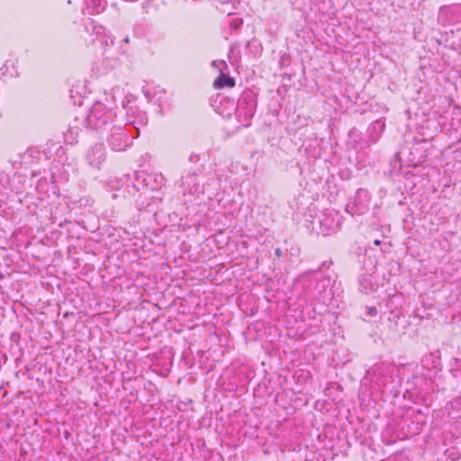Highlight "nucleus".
Returning a JSON list of instances; mask_svg holds the SVG:
<instances>
[{"mask_svg": "<svg viewBox=\"0 0 461 461\" xmlns=\"http://www.w3.org/2000/svg\"><path fill=\"white\" fill-rule=\"evenodd\" d=\"M126 114V125H128V128L131 130L133 135L137 138L140 135V126H144L148 123V117L145 113L133 107H131Z\"/></svg>", "mask_w": 461, "mask_h": 461, "instance_id": "6e6552de", "label": "nucleus"}, {"mask_svg": "<svg viewBox=\"0 0 461 461\" xmlns=\"http://www.w3.org/2000/svg\"><path fill=\"white\" fill-rule=\"evenodd\" d=\"M143 182H144L143 185H142L143 186H148L149 185V184L147 183L146 178L143 179Z\"/></svg>", "mask_w": 461, "mask_h": 461, "instance_id": "b1692460", "label": "nucleus"}, {"mask_svg": "<svg viewBox=\"0 0 461 461\" xmlns=\"http://www.w3.org/2000/svg\"><path fill=\"white\" fill-rule=\"evenodd\" d=\"M104 138L108 147L113 151H123L132 145L136 136L122 121H116L102 135Z\"/></svg>", "mask_w": 461, "mask_h": 461, "instance_id": "f03ea898", "label": "nucleus"}, {"mask_svg": "<svg viewBox=\"0 0 461 461\" xmlns=\"http://www.w3.org/2000/svg\"><path fill=\"white\" fill-rule=\"evenodd\" d=\"M116 121H118L116 112L99 101L91 106L88 114L85 117L86 128L98 132L101 136Z\"/></svg>", "mask_w": 461, "mask_h": 461, "instance_id": "f257e3e1", "label": "nucleus"}, {"mask_svg": "<svg viewBox=\"0 0 461 461\" xmlns=\"http://www.w3.org/2000/svg\"><path fill=\"white\" fill-rule=\"evenodd\" d=\"M367 312V314H368L369 316L374 317V316H375V315L377 314V309H376V307H375V306H373V307H368V308H367V312Z\"/></svg>", "mask_w": 461, "mask_h": 461, "instance_id": "aec40b11", "label": "nucleus"}, {"mask_svg": "<svg viewBox=\"0 0 461 461\" xmlns=\"http://www.w3.org/2000/svg\"><path fill=\"white\" fill-rule=\"evenodd\" d=\"M235 86V79L228 74L221 73V76L214 81L216 88H223L225 86L233 87Z\"/></svg>", "mask_w": 461, "mask_h": 461, "instance_id": "2eb2a0df", "label": "nucleus"}, {"mask_svg": "<svg viewBox=\"0 0 461 461\" xmlns=\"http://www.w3.org/2000/svg\"><path fill=\"white\" fill-rule=\"evenodd\" d=\"M181 181L182 185H186L191 193L197 191L198 184L196 183V175L194 173H189L185 176H182Z\"/></svg>", "mask_w": 461, "mask_h": 461, "instance_id": "dca6fc26", "label": "nucleus"}, {"mask_svg": "<svg viewBox=\"0 0 461 461\" xmlns=\"http://www.w3.org/2000/svg\"><path fill=\"white\" fill-rule=\"evenodd\" d=\"M333 265L332 260L323 261L321 266L315 270H310L306 272V274H312V276H322V269H329Z\"/></svg>", "mask_w": 461, "mask_h": 461, "instance_id": "a211bd4d", "label": "nucleus"}, {"mask_svg": "<svg viewBox=\"0 0 461 461\" xmlns=\"http://www.w3.org/2000/svg\"><path fill=\"white\" fill-rule=\"evenodd\" d=\"M374 244H375V246H379V245L381 244V240H374Z\"/></svg>", "mask_w": 461, "mask_h": 461, "instance_id": "5701e85b", "label": "nucleus"}, {"mask_svg": "<svg viewBox=\"0 0 461 461\" xmlns=\"http://www.w3.org/2000/svg\"><path fill=\"white\" fill-rule=\"evenodd\" d=\"M257 109V95L251 89L245 90L237 104L236 113L239 121L248 127Z\"/></svg>", "mask_w": 461, "mask_h": 461, "instance_id": "7ed1b4c3", "label": "nucleus"}, {"mask_svg": "<svg viewBox=\"0 0 461 461\" xmlns=\"http://www.w3.org/2000/svg\"><path fill=\"white\" fill-rule=\"evenodd\" d=\"M105 9L104 0H86L84 14L94 15L101 14Z\"/></svg>", "mask_w": 461, "mask_h": 461, "instance_id": "f8f14e48", "label": "nucleus"}, {"mask_svg": "<svg viewBox=\"0 0 461 461\" xmlns=\"http://www.w3.org/2000/svg\"><path fill=\"white\" fill-rule=\"evenodd\" d=\"M200 158L197 154H191L190 157H189V161L192 162V163H196L197 161H199Z\"/></svg>", "mask_w": 461, "mask_h": 461, "instance_id": "412c9836", "label": "nucleus"}, {"mask_svg": "<svg viewBox=\"0 0 461 461\" xmlns=\"http://www.w3.org/2000/svg\"><path fill=\"white\" fill-rule=\"evenodd\" d=\"M385 129V122L384 118H380L375 122H373L367 128L366 132V137L363 140L365 143V147H369L372 144L376 143L382 133Z\"/></svg>", "mask_w": 461, "mask_h": 461, "instance_id": "1a4fd4ad", "label": "nucleus"}, {"mask_svg": "<svg viewBox=\"0 0 461 461\" xmlns=\"http://www.w3.org/2000/svg\"><path fill=\"white\" fill-rule=\"evenodd\" d=\"M123 41L128 42L129 39L126 37V38L123 39Z\"/></svg>", "mask_w": 461, "mask_h": 461, "instance_id": "393cba45", "label": "nucleus"}, {"mask_svg": "<svg viewBox=\"0 0 461 461\" xmlns=\"http://www.w3.org/2000/svg\"><path fill=\"white\" fill-rule=\"evenodd\" d=\"M384 371V365L383 363L375 364L373 367L367 370V375H373L372 381L375 380L378 386L385 385V382L382 379Z\"/></svg>", "mask_w": 461, "mask_h": 461, "instance_id": "4468645a", "label": "nucleus"}, {"mask_svg": "<svg viewBox=\"0 0 461 461\" xmlns=\"http://www.w3.org/2000/svg\"><path fill=\"white\" fill-rule=\"evenodd\" d=\"M86 160L88 164L94 167L100 169L106 158L105 148L102 143H96L92 146L86 153Z\"/></svg>", "mask_w": 461, "mask_h": 461, "instance_id": "9d476101", "label": "nucleus"}, {"mask_svg": "<svg viewBox=\"0 0 461 461\" xmlns=\"http://www.w3.org/2000/svg\"><path fill=\"white\" fill-rule=\"evenodd\" d=\"M359 290L361 293L370 294L378 288V283L371 274H363L358 279Z\"/></svg>", "mask_w": 461, "mask_h": 461, "instance_id": "9b49d317", "label": "nucleus"}, {"mask_svg": "<svg viewBox=\"0 0 461 461\" xmlns=\"http://www.w3.org/2000/svg\"><path fill=\"white\" fill-rule=\"evenodd\" d=\"M389 164L391 167L390 173L392 175L396 174L397 172H399L401 170L402 162H401V158H400L399 153L394 154V156L390 160Z\"/></svg>", "mask_w": 461, "mask_h": 461, "instance_id": "f3484780", "label": "nucleus"}, {"mask_svg": "<svg viewBox=\"0 0 461 461\" xmlns=\"http://www.w3.org/2000/svg\"><path fill=\"white\" fill-rule=\"evenodd\" d=\"M282 254H283V251H282V249L280 248H277V249H275V255L276 257L280 258L282 256Z\"/></svg>", "mask_w": 461, "mask_h": 461, "instance_id": "4be33fe9", "label": "nucleus"}, {"mask_svg": "<svg viewBox=\"0 0 461 461\" xmlns=\"http://www.w3.org/2000/svg\"><path fill=\"white\" fill-rule=\"evenodd\" d=\"M320 231L324 236H328L330 232L339 230L341 224V217L335 211H325L318 217Z\"/></svg>", "mask_w": 461, "mask_h": 461, "instance_id": "20e7f679", "label": "nucleus"}, {"mask_svg": "<svg viewBox=\"0 0 461 461\" xmlns=\"http://www.w3.org/2000/svg\"><path fill=\"white\" fill-rule=\"evenodd\" d=\"M85 29L87 32L96 36V38L93 40L94 41H98L101 44L105 46L113 45L114 37L107 33L105 28L100 24H96L95 21L89 20L86 23Z\"/></svg>", "mask_w": 461, "mask_h": 461, "instance_id": "0eeeda50", "label": "nucleus"}, {"mask_svg": "<svg viewBox=\"0 0 461 461\" xmlns=\"http://www.w3.org/2000/svg\"><path fill=\"white\" fill-rule=\"evenodd\" d=\"M317 280V285L315 289L318 290V299L324 301L326 299V294L328 292V288L330 286V277L328 276H314Z\"/></svg>", "mask_w": 461, "mask_h": 461, "instance_id": "ddd939ff", "label": "nucleus"}, {"mask_svg": "<svg viewBox=\"0 0 461 461\" xmlns=\"http://www.w3.org/2000/svg\"><path fill=\"white\" fill-rule=\"evenodd\" d=\"M215 64H216V60H213V61L212 62V65L214 67V66H215Z\"/></svg>", "mask_w": 461, "mask_h": 461, "instance_id": "a878e982", "label": "nucleus"}, {"mask_svg": "<svg viewBox=\"0 0 461 461\" xmlns=\"http://www.w3.org/2000/svg\"><path fill=\"white\" fill-rule=\"evenodd\" d=\"M290 64V57L287 54H283L279 59L280 68L287 67Z\"/></svg>", "mask_w": 461, "mask_h": 461, "instance_id": "6ab92c4d", "label": "nucleus"}, {"mask_svg": "<svg viewBox=\"0 0 461 461\" xmlns=\"http://www.w3.org/2000/svg\"><path fill=\"white\" fill-rule=\"evenodd\" d=\"M371 196L367 190L359 188L351 202L348 203L346 210L352 214H364L369 209Z\"/></svg>", "mask_w": 461, "mask_h": 461, "instance_id": "39448f33", "label": "nucleus"}, {"mask_svg": "<svg viewBox=\"0 0 461 461\" xmlns=\"http://www.w3.org/2000/svg\"><path fill=\"white\" fill-rule=\"evenodd\" d=\"M438 22L442 25L461 23V4L441 6L438 14Z\"/></svg>", "mask_w": 461, "mask_h": 461, "instance_id": "423d86ee", "label": "nucleus"}]
</instances>
